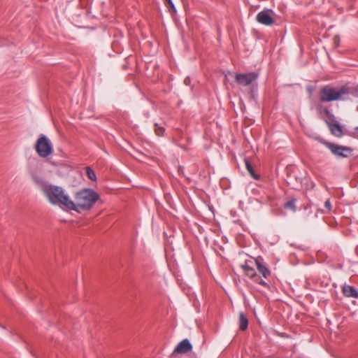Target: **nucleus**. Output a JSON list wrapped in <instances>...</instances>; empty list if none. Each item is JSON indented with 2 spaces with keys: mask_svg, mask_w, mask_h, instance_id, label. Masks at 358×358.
Instances as JSON below:
<instances>
[{
  "mask_svg": "<svg viewBox=\"0 0 358 358\" xmlns=\"http://www.w3.org/2000/svg\"><path fill=\"white\" fill-rule=\"evenodd\" d=\"M34 180L51 204L64 206L69 210L74 208V202L62 187L49 184L42 179Z\"/></svg>",
  "mask_w": 358,
  "mask_h": 358,
  "instance_id": "obj_1",
  "label": "nucleus"
},
{
  "mask_svg": "<svg viewBox=\"0 0 358 358\" xmlns=\"http://www.w3.org/2000/svg\"><path fill=\"white\" fill-rule=\"evenodd\" d=\"M99 195L94 189L85 188L80 190L76 194L74 208L73 210L79 211L81 210L91 209L95 203L99 200Z\"/></svg>",
  "mask_w": 358,
  "mask_h": 358,
  "instance_id": "obj_2",
  "label": "nucleus"
},
{
  "mask_svg": "<svg viewBox=\"0 0 358 358\" xmlns=\"http://www.w3.org/2000/svg\"><path fill=\"white\" fill-rule=\"evenodd\" d=\"M350 92L349 89L345 87L335 90L331 87L325 86L320 90V99L323 102L343 99V96L349 94Z\"/></svg>",
  "mask_w": 358,
  "mask_h": 358,
  "instance_id": "obj_3",
  "label": "nucleus"
},
{
  "mask_svg": "<svg viewBox=\"0 0 358 358\" xmlns=\"http://www.w3.org/2000/svg\"><path fill=\"white\" fill-rule=\"evenodd\" d=\"M35 150L41 158H46L53 152V146L50 140L44 134H41L36 141Z\"/></svg>",
  "mask_w": 358,
  "mask_h": 358,
  "instance_id": "obj_4",
  "label": "nucleus"
},
{
  "mask_svg": "<svg viewBox=\"0 0 358 358\" xmlns=\"http://www.w3.org/2000/svg\"><path fill=\"white\" fill-rule=\"evenodd\" d=\"M315 139L324 145L331 150L333 155L338 157L346 158L348 157L352 152V149L350 147L331 143L320 137H316Z\"/></svg>",
  "mask_w": 358,
  "mask_h": 358,
  "instance_id": "obj_5",
  "label": "nucleus"
},
{
  "mask_svg": "<svg viewBox=\"0 0 358 358\" xmlns=\"http://www.w3.org/2000/svg\"><path fill=\"white\" fill-rule=\"evenodd\" d=\"M258 78V74L255 72L247 73H237L235 79L237 83L241 86H248Z\"/></svg>",
  "mask_w": 358,
  "mask_h": 358,
  "instance_id": "obj_6",
  "label": "nucleus"
},
{
  "mask_svg": "<svg viewBox=\"0 0 358 358\" xmlns=\"http://www.w3.org/2000/svg\"><path fill=\"white\" fill-rule=\"evenodd\" d=\"M255 263L253 258L248 259L245 262L244 264L241 266L245 275L252 279L253 280L257 278V273L255 272Z\"/></svg>",
  "mask_w": 358,
  "mask_h": 358,
  "instance_id": "obj_7",
  "label": "nucleus"
},
{
  "mask_svg": "<svg viewBox=\"0 0 358 358\" xmlns=\"http://www.w3.org/2000/svg\"><path fill=\"white\" fill-rule=\"evenodd\" d=\"M256 18L258 22L267 26L271 25L274 22L273 17L268 13V10L259 12Z\"/></svg>",
  "mask_w": 358,
  "mask_h": 358,
  "instance_id": "obj_8",
  "label": "nucleus"
},
{
  "mask_svg": "<svg viewBox=\"0 0 358 358\" xmlns=\"http://www.w3.org/2000/svg\"><path fill=\"white\" fill-rule=\"evenodd\" d=\"M192 345L187 338L183 339L176 347L174 352L179 354H185L192 350Z\"/></svg>",
  "mask_w": 358,
  "mask_h": 358,
  "instance_id": "obj_9",
  "label": "nucleus"
},
{
  "mask_svg": "<svg viewBox=\"0 0 358 358\" xmlns=\"http://www.w3.org/2000/svg\"><path fill=\"white\" fill-rule=\"evenodd\" d=\"M255 266H256L258 271L262 275L264 278H267L271 275V271L264 264H262L258 259H254Z\"/></svg>",
  "mask_w": 358,
  "mask_h": 358,
  "instance_id": "obj_10",
  "label": "nucleus"
},
{
  "mask_svg": "<svg viewBox=\"0 0 358 358\" xmlns=\"http://www.w3.org/2000/svg\"><path fill=\"white\" fill-rule=\"evenodd\" d=\"M342 291L346 297L358 299V290L352 286L344 285L342 287Z\"/></svg>",
  "mask_w": 358,
  "mask_h": 358,
  "instance_id": "obj_11",
  "label": "nucleus"
},
{
  "mask_svg": "<svg viewBox=\"0 0 358 358\" xmlns=\"http://www.w3.org/2000/svg\"><path fill=\"white\" fill-rule=\"evenodd\" d=\"M331 132L336 137H341L343 135V130L338 123H334L329 125Z\"/></svg>",
  "mask_w": 358,
  "mask_h": 358,
  "instance_id": "obj_12",
  "label": "nucleus"
},
{
  "mask_svg": "<svg viewBox=\"0 0 358 358\" xmlns=\"http://www.w3.org/2000/svg\"><path fill=\"white\" fill-rule=\"evenodd\" d=\"M238 323H239V328L241 330L245 331L247 329L248 326V320L243 312H241L239 314Z\"/></svg>",
  "mask_w": 358,
  "mask_h": 358,
  "instance_id": "obj_13",
  "label": "nucleus"
},
{
  "mask_svg": "<svg viewBox=\"0 0 358 358\" xmlns=\"http://www.w3.org/2000/svg\"><path fill=\"white\" fill-rule=\"evenodd\" d=\"M245 166H246V169L248 171V172L250 173V175L255 179L257 178V177L255 176V172H254V170H253V168H252V164H250V162L248 160V159H245Z\"/></svg>",
  "mask_w": 358,
  "mask_h": 358,
  "instance_id": "obj_14",
  "label": "nucleus"
},
{
  "mask_svg": "<svg viewBox=\"0 0 358 358\" xmlns=\"http://www.w3.org/2000/svg\"><path fill=\"white\" fill-rule=\"evenodd\" d=\"M86 173L91 180L95 181L96 180V174L90 167L86 168Z\"/></svg>",
  "mask_w": 358,
  "mask_h": 358,
  "instance_id": "obj_15",
  "label": "nucleus"
},
{
  "mask_svg": "<svg viewBox=\"0 0 358 358\" xmlns=\"http://www.w3.org/2000/svg\"><path fill=\"white\" fill-rule=\"evenodd\" d=\"M284 207L285 208H290L293 211L296 210V206H295V201L294 200H290L286 202L284 205Z\"/></svg>",
  "mask_w": 358,
  "mask_h": 358,
  "instance_id": "obj_16",
  "label": "nucleus"
},
{
  "mask_svg": "<svg viewBox=\"0 0 358 358\" xmlns=\"http://www.w3.org/2000/svg\"><path fill=\"white\" fill-rule=\"evenodd\" d=\"M155 132L157 136H162L165 131L164 128L158 124H155Z\"/></svg>",
  "mask_w": 358,
  "mask_h": 358,
  "instance_id": "obj_17",
  "label": "nucleus"
},
{
  "mask_svg": "<svg viewBox=\"0 0 358 358\" xmlns=\"http://www.w3.org/2000/svg\"><path fill=\"white\" fill-rule=\"evenodd\" d=\"M254 282L264 287H268V284L264 280L259 278L258 276H257V278L254 280Z\"/></svg>",
  "mask_w": 358,
  "mask_h": 358,
  "instance_id": "obj_18",
  "label": "nucleus"
},
{
  "mask_svg": "<svg viewBox=\"0 0 358 358\" xmlns=\"http://www.w3.org/2000/svg\"><path fill=\"white\" fill-rule=\"evenodd\" d=\"M168 3L170 5V6L172 8L174 12L176 11L175 6L171 0H167Z\"/></svg>",
  "mask_w": 358,
  "mask_h": 358,
  "instance_id": "obj_19",
  "label": "nucleus"
},
{
  "mask_svg": "<svg viewBox=\"0 0 358 358\" xmlns=\"http://www.w3.org/2000/svg\"><path fill=\"white\" fill-rule=\"evenodd\" d=\"M324 206L326 208H327L329 210L331 209V203L329 200L326 201H325V203H324Z\"/></svg>",
  "mask_w": 358,
  "mask_h": 358,
  "instance_id": "obj_20",
  "label": "nucleus"
},
{
  "mask_svg": "<svg viewBox=\"0 0 358 358\" xmlns=\"http://www.w3.org/2000/svg\"><path fill=\"white\" fill-rule=\"evenodd\" d=\"M357 130H358V127H357Z\"/></svg>",
  "mask_w": 358,
  "mask_h": 358,
  "instance_id": "obj_21",
  "label": "nucleus"
}]
</instances>
